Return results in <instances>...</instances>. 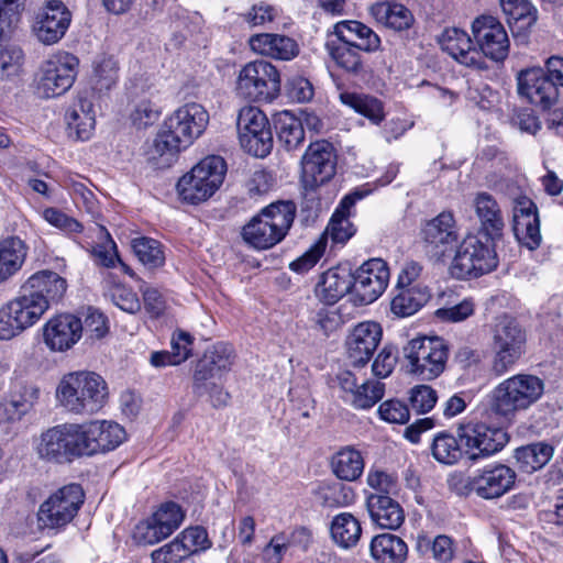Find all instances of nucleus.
<instances>
[{"label":"nucleus","instance_id":"nucleus-1","mask_svg":"<svg viewBox=\"0 0 563 563\" xmlns=\"http://www.w3.org/2000/svg\"><path fill=\"white\" fill-rule=\"evenodd\" d=\"M208 111L199 103L179 107L165 121L148 152V159L158 167L169 166L181 148L188 147L206 130Z\"/></svg>","mask_w":563,"mask_h":563},{"label":"nucleus","instance_id":"nucleus-2","mask_svg":"<svg viewBox=\"0 0 563 563\" xmlns=\"http://www.w3.org/2000/svg\"><path fill=\"white\" fill-rule=\"evenodd\" d=\"M56 398L69 412L93 415L107 404V382L95 372H74L63 376L56 388Z\"/></svg>","mask_w":563,"mask_h":563},{"label":"nucleus","instance_id":"nucleus-3","mask_svg":"<svg viewBox=\"0 0 563 563\" xmlns=\"http://www.w3.org/2000/svg\"><path fill=\"white\" fill-rule=\"evenodd\" d=\"M543 379L531 374H517L497 384L488 395V408L496 417L512 420L528 410L544 394Z\"/></svg>","mask_w":563,"mask_h":563},{"label":"nucleus","instance_id":"nucleus-4","mask_svg":"<svg viewBox=\"0 0 563 563\" xmlns=\"http://www.w3.org/2000/svg\"><path fill=\"white\" fill-rule=\"evenodd\" d=\"M295 213L296 207L291 201L271 203L243 227L242 236L254 249H271L285 238Z\"/></svg>","mask_w":563,"mask_h":563},{"label":"nucleus","instance_id":"nucleus-5","mask_svg":"<svg viewBox=\"0 0 563 563\" xmlns=\"http://www.w3.org/2000/svg\"><path fill=\"white\" fill-rule=\"evenodd\" d=\"M494 240L478 233L466 235L456 247L450 265L451 275L466 279L494 271L498 265Z\"/></svg>","mask_w":563,"mask_h":563},{"label":"nucleus","instance_id":"nucleus-6","mask_svg":"<svg viewBox=\"0 0 563 563\" xmlns=\"http://www.w3.org/2000/svg\"><path fill=\"white\" fill-rule=\"evenodd\" d=\"M225 173L227 164L221 156H207L179 178L176 186L177 192L185 202L191 205L205 202L220 188Z\"/></svg>","mask_w":563,"mask_h":563},{"label":"nucleus","instance_id":"nucleus-7","mask_svg":"<svg viewBox=\"0 0 563 563\" xmlns=\"http://www.w3.org/2000/svg\"><path fill=\"white\" fill-rule=\"evenodd\" d=\"M448 345L439 336H420L410 340L402 349L408 372L422 380L437 378L445 368Z\"/></svg>","mask_w":563,"mask_h":563},{"label":"nucleus","instance_id":"nucleus-8","mask_svg":"<svg viewBox=\"0 0 563 563\" xmlns=\"http://www.w3.org/2000/svg\"><path fill=\"white\" fill-rule=\"evenodd\" d=\"M48 310L46 301L22 288L0 308V340H10L34 325Z\"/></svg>","mask_w":563,"mask_h":563},{"label":"nucleus","instance_id":"nucleus-9","mask_svg":"<svg viewBox=\"0 0 563 563\" xmlns=\"http://www.w3.org/2000/svg\"><path fill=\"white\" fill-rule=\"evenodd\" d=\"M236 92L251 101L274 100L280 92L278 69L264 59L247 63L239 71Z\"/></svg>","mask_w":563,"mask_h":563},{"label":"nucleus","instance_id":"nucleus-10","mask_svg":"<svg viewBox=\"0 0 563 563\" xmlns=\"http://www.w3.org/2000/svg\"><path fill=\"white\" fill-rule=\"evenodd\" d=\"M84 492L77 484L63 486L51 494L38 508L40 528L58 530L73 521L84 503Z\"/></svg>","mask_w":563,"mask_h":563},{"label":"nucleus","instance_id":"nucleus-11","mask_svg":"<svg viewBox=\"0 0 563 563\" xmlns=\"http://www.w3.org/2000/svg\"><path fill=\"white\" fill-rule=\"evenodd\" d=\"M41 460L64 463L82 456L77 423H64L42 432L35 441Z\"/></svg>","mask_w":563,"mask_h":563},{"label":"nucleus","instance_id":"nucleus-12","mask_svg":"<svg viewBox=\"0 0 563 563\" xmlns=\"http://www.w3.org/2000/svg\"><path fill=\"white\" fill-rule=\"evenodd\" d=\"M525 343L526 334L514 319H499L493 334V371L496 375L505 374L520 358Z\"/></svg>","mask_w":563,"mask_h":563},{"label":"nucleus","instance_id":"nucleus-13","mask_svg":"<svg viewBox=\"0 0 563 563\" xmlns=\"http://www.w3.org/2000/svg\"><path fill=\"white\" fill-rule=\"evenodd\" d=\"M338 155L332 143L321 140L311 143L301 157V183L314 190L330 181L336 173Z\"/></svg>","mask_w":563,"mask_h":563},{"label":"nucleus","instance_id":"nucleus-14","mask_svg":"<svg viewBox=\"0 0 563 563\" xmlns=\"http://www.w3.org/2000/svg\"><path fill=\"white\" fill-rule=\"evenodd\" d=\"M239 140L245 152L255 157L267 156L273 148V135L266 115L256 107H244L236 120Z\"/></svg>","mask_w":563,"mask_h":563},{"label":"nucleus","instance_id":"nucleus-15","mask_svg":"<svg viewBox=\"0 0 563 563\" xmlns=\"http://www.w3.org/2000/svg\"><path fill=\"white\" fill-rule=\"evenodd\" d=\"M456 433L465 446V453L473 461L499 452L509 441L505 430L489 428L484 423H460Z\"/></svg>","mask_w":563,"mask_h":563},{"label":"nucleus","instance_id":"nucleus-16","mask_svg":"<svg viewBox=\"0 0 563 563\" xmlns=\"http://www.w3.org/2000/svg\"><path fill=\"white\" fill-rule=\"evenodd\" d=\"M78 65V58L69 53H59L47 59L41 69L38 92L45 98L65 93L75 81Z\"/></svg>","mask_w":563,"mask_h":563},{"label":"nucleus","instance_id":"nucleus-17","mask_svg":"<svg viewBox=\"0 0 563 563\" xmlns=\"http://www.w3.org/2000/svg\"><path fill=\"white\" fill-rule=\"evenodd\" d=\"M517 92L520 98L542 109L550 110L560 99L558 85L541 67L521 69L517 76Z\"/></svg>","mask_w":563,"mask_h":563},{"label":"nucleus","instance_id":"nucleus-18","mask_svg":"<svg viewBox=\"0 0 563 563\" xmlns=\"http://www.w3.org/2000/svg\"><path fill=\"white\" fill-rule=\"evenodd\" d=\"M184 518L185 514L179 505L165 503L150 518L136 525L133 537L139 543L155 544L173 534Z\"/></svg>","mask_w":563,"mask_h":563},{"label":"nucleus","instance_id":"nucleus-19","mask_svg":"<svg viewBox=\"0 0 563 563\" xmlns=\"http://www.w3.org/2000/svg\"><path fill=\"white\" fill-rule=\"evenodd\" d=\"M82 455L114 450L125 439L124 429L113 421L95 420L77 424Z\"/></svg>","mask_w":563,"mask_h":563},{"label":"nucleus","instance_id":"nucleus-20","mask_svg":"<svg viewBox=\"0 0 563 563\" xmlns=\"http://www.w3.org/2000/svg\"><path fill=\"white\" fill-rule=\"evenodd\" d=\"M472 32L483 58L503 62L509 53V38L504 25L492 15H482L472 23Z\"/></svg>","mask_w":563,"mask_h":563},{"label":"nucleus","instance_id":"nucleus-21","mask_svg":"<svg viewBox=\"0 0 563 563\" xmlns=\"http://www.w3.org/2000/svg\"><path fill=\"white\" fill-rule=\"evenodd\" d=\"M84 323L73 313L51 317L42 328L43 342L51 352H66L81 339Z\"/></svg>","mask_w":563,"mask_h":563},{"label":"nucleus","instance_id":"nucleus-22","mask_svg":"<svg viewBox=\"0 0 563 563\" xmlns=\"http://www.w3.org/2000/svg\"><path fill=\"white\" fill-rule=\"evenodd\" d=\"M389 268L382 258H372L353 274V291L361 305L375 301L388 286Z\"/></svg>","mask_w":563,"mask_h":563},{"label":"nucleus","instance_id":"nucleus-23","mask_svg":"<svg viewBox=\"0 0 563 563\" xmlns=\"http://www.w3.org/2000/svg\"><path fill=\"white\" fill-rule=\"evenodd\" d=\"M70 21L71 14L65 4L59 0H49L37 13L33 33L41 43L52 45L63 38Z\"/></svg>","mask_w":563,"mask_h":563},{"label":"nucleus","instance_id":"nucleus-24","mask_svg":"<svg viewBox=\"0 0 563 563\" xmlns=\"http://www.w3.org/2000/svg\"><path fill=\"white\" fill-rule=\"evenodd\" d=\"M338 382L342 391V399L357 410L372 408L385 394V384L378 380L366 379L358 383L351 371H344L338 375Z\"/></svg>","mask_w":563,"mask_h":563},{"label":"nucleus","instance_id":"nucleus-25","mask_svg":"<svg viewBox=\"0 0 563 563\" xmlns=\"http://www.w3.org/2000/svg\"><path fill=\"white\" fill-rule=\"evenodd\" d=\"M512 212V231L517 241L531 251L538 249L542 238L538 210L533 201L527 197L517 198Z\"/></svg>","mask_w":563,"mask_h":563},{"label":"nucleus","instance_id":"nucleus-26","mask_svg":"<svg viewBox=\"0 0 563 563\" xmlns=\"http://www.w3.org/2000/svg\"><path fill=\"white\" fill-rule=\"evenodd\" d=\"M516 483V472L507 465L485 467L473 476L474 493L484 499H495L507 494Z\"/></svg>","mask_w":563,"mask_h":563},{"label":"nucleus","instance_id":"nucleus-27","mask_svg":"<svg viewBox=\"0 0 563 563\" xmlns=\"http://www.w3.org/2000/svg\"><path fill=\"white\" fill-rule=\"evenodd\" d=\"M382 339V328L377 322L358 323L346 340V351L350 363L363 366L371 360Z\"/></svg>","mask_w":563,"mask_h":563},{"label":"nucleus","instance_id":"nucleus-28","mask_svg":"<svg viewBox=\"0 0 563 563\" xmlns=\"http://www.w3.org/2000/svg\"><path fill=\"white\" fill-rule=\"evenodd\" d=\"M440 44L442 49L460 64L478 70L487 68L482 53L473 46L472 40L465 31L456 27L446 29L441 35Z\"/></svg>","mask_w":563,"mask_h":563},{"label":"nucleus","instance_id":"nucleus-29","mask_svg":"<svg viewBox=\"0 0 563 563\" xmlns=\"http://www.w3.org/2000/svg\"><path fill=\"white\" fill-rule=\"evenodd\" d=\"M250 48L262 56L276 60H291L300 53L299 44L290 36L277 33H260L249 38Z\"/></svg>","mask_w":563,"mask_h":563},{"label":"nucleus","instance_id":"nucleus-30","mask_svg":"<svg viewBox=\"0 0 563 563\" xmlns=\"http://www.w3.org/2000/svg\"><path fill=\"white\" fill-rule=\"evenodd\" d=\"M233 364V350L227 344H216L205 354L196 367L194 374V385L200 388L205 382L220 378L224 373L231 369Z\"/></svg>","mask_w":563,"mask_h":563},{"label":"nucleus","instance_id":"nucleus-31","mask_svg":"<svg viewBox=\"0 0 563 563\" xmlns=\"http://www.w3.org/2000/svg\"><path fill=\"white\" fill-rule=\"evenodd\" d=\"M423 240L435 255H444L448 246L457 241L459 233L451 212H441L422 229Z\"/></svg>","mask_w":563,"mask_h":563},{"label":"nucleus","instance_id":"nucleus-32","mask_svg":"<svg viewBox=\"0 0 563 563\" xmlns=\"http://www.w3.org/2000/svg\"><path fill=\"white\" fill-rule=\"evenodd\" d=\"M475 214L479 222V233L490 239H498L503 234L505 220L501 208L495 197L488 192L476 194L473 200Z\"/></svg>","mask_w":563,"mask_h":563},{"label":"nucleus","instance_id":"nucleus-33","mask_svg":"<svg viewBox=\"0 0 563 563\" xmlns=\"http://www.w3.org/2000/svg\"><path fill=\"white\" fill-rule=\"evenodd\" d=\"M366 507L372 521L383 529L396 530L405 521V512L401 506L388 495H368Z\"/></svg>","mask_w":563,"mask_h":563},{"label":"nucleus","instance_id":"nucleus-34","mask_svg":"<svg viewBox=\"0 0 563 563\" xmlns=\"http://www.w3.org/2000/svg\"><path fill=\"white\" fill-rule=\"evenodd\" d=\"M351 290H353V274L344 267L328 269L316 285L317 297L327 305H334Z\"/></svg>","mask_w":563,"mask_h":563},{"label":"nucleus","instance_id":"nucleus-35","mask_svg":"<svg viewBox=\"0 0 563 563\" xmlns=\"http://www.w3.org/2000/svg\"><path fill=\"white\" fill-rule=\"evenodd\" d=\"M22 287L32 296L44 299L49 307L52 302H57L64 297L67 283L55 272L40 271L30 276Z\"/></svg>","mask_w":563,"mask_h":563},{"label":"nucleus","instance_id":"nucleus-36","mask_svg":"<svg viewBox=\"0 0 563 563\" xmlns=\"http://www.w3.org/2000/svg\"><path fill=\"white\" fill-rule=\"evenodd\" d=\"M338 41H344L360 51L374 53L380 48V37L367 25L355 20L340 21L334 25Z\"/></svg>","mask_w":563,"mask_h":563},{"label":"nucleus","instance_id":"nucleus-37","mask_svg":"<svg viewBox=\"0 0 563 563\" xmlns=\"http://www.w3.org/2000/svg\"><path fill=\"white\" fill-rule=\"evenodd\" d=\"M369 14L378 24L398 32L410 29L415 22L413 14L407 7L393 1L372 4Z\"/></svg>","mask_w":563,"mask_h":563},{"label":"nucleus","instance_id":"nucleus-38","mask_svg":"<svg viewBox=\"0 0 563 563\" xmlns=\"http://www.w3.org/2000/svg\"><path fill=\"white\" fill-rule=\"evenodd\" d=\"M65 119L70 133L74 132L78 140H88L96 124L92 101L79 95L66 111Z\"/></svg>","mask_w":563,"mask_h":563},{"label":"nucleus","instance_id":"nucleus-39","mask_svg":"<svg viewBox=\"0 0 563 563\" xmlns=\"http://www.w3.org/2000/svg\"><path fill=\"white\" fill-rule=\"evenodd\" d=\"M500 5L516 36L526 34L537 22L538 11L527 0H500Z\"/></svg>","mask_w":563,"mask_h":563},{"label":"nucleus","instance_id":"nucleus-40","mask_svg":"<svg viewBox=\"0 0 563 563\" xmlns=\"http://www.w3.org/2000/svg\"><path fill=\"white\" fill-rule=\"evenodd\" d=\"M27 245L18 236L0 240V284L19 272L26 258Z\"/></svg>","mask_w":563,"mask_h":563},{"label":"nucleus","instance_id":"nucleus-41","mask_svg":"<svg viewBox=\"0 0 563 563\" xmlns=\"http://www.w3.org/2000/svg\"><path fill=\"white\" fill-rule=\"evenodd\" d=\"M369 551L377 563H404L408 548L398 536L382 533L372 539Z\"/></svg>","mask_w":563,"mask_h":563},{"label":"nucleus","instance_id":"nucleus-42","mask_svg":"<svg viewBox=\"0 0 563 563\" xmlns=\"http://www.w3.org/2000/svg\"><path fill=\"white\" fill-rule=\"evenodd\" d=\"M333 542L341 549L356 547L362 536L361 521L351 512H341L333 517L330 525Z\"/></svg>","mask_w":563,"mask_h":563},{"label":"nucleus","instance_id":"nucleus-43","mask_svg":"<svg viewBox=\"0 0 563 563\" xmlns=\"http://www.w3.org/2000/svg\"><path fill=\"white\" fill-rule=\"evenodd\" d=\"M331 467L338 478L352 482L362 475L364 461L358 451L347 446L332 456Z\"/></svg>","mask_w":563,"mask_h":563},{"label":"nucleus","instance_id":"nucleus-44","mask_svg":"<svg viewBox=\"0 0 563 563\" xmlns=\"http://www.w3.org/2000/svg\"><path fill=\"white\" fill-rule=\"evenodd\" d=\"M398 294L391 300L390 308L399 317L413 314L429 299V292L423 287H398Z\"/></svg>","mask_w":563,"mask_h":563},{"label":"nucleus","instance_id":"nucleus-45","mask_svg":"<svg viewBox=\"0 0 563 563\" xmlns=\"http://www.w3.org/2000/svg\"><path fill=\"white\" fill-rule=\"evenodd\" d=\"M552 455V446L542 442L521 446L515 452L517 464L525 473H532L542 468Z\"/></svg>","mask_w":563,"mask_h":563},{"label":"nucleus","instance_id":"nucleus-46","mask_svg":"<svg viewBox=\"0 0 563 563\" xmlns=\"http://www.w3.org/2000/svg\"><path fill=\"white\" fill-rule=\"evenodd\" d=\"M275 128L277 136L286 151L298 148L305 140L303 123L285 111L276 120Z\"/></svg>","mask_w":563,"mask_h":563},{"label":"nucleus","instance_id":"nucleus-47","mask_svg":"<svg viewBox=\"0 0 563 563\" xmlns=\"http://www.w3.org/2000/svg\"><path fill=\"white\" fill-rule=\"evenodd\" d=\"M327 49L334 63L342 69L357 74L361 71L363 63L358 48L344 41L327 43Z\"/></svg>","mask_w":563,"mask_h":563},{"label":"nucleus","instance_id":"nucleus-48","mask_svg":"<svg viewBox=\"0 0 563 563\" xmlns=\"http://www.w3.org/2000/svg\"><path fill=\"white\" fill-rule=\"evenodd\" d=\"M317 495L320 504L327 508L347 507L355 500L353 488L341 482L320 485Z\"/></svg>","mask_w":563,"mask_h":563},{"label":"nucleus","instance_id":"nucleus-49","mask_svg":"<svg viewBox=\"0 0 563 563\" xmlns=\"http://www.w3.org/2000/svg\"><path fill=\"white\" fill-rule=\"evenodd\" d=\"M340 100L343 104L366 117L374 124H378L384 119L383 106L374 97L345 91L340 93Z\"/></svg>","mask_w":563,"mask_h":563},{"label":"nucleus","instance_id":"nucleus-50","mask_svg":"<svg viewBox=\"0 0 563 563\" xmlns=\"http://www.w3.org/2000/svg\"><path fill=\"white\" fill-rule=\"evenodd\" d=\"M460 439L446 432H440L432 441V456L442 464H455L462 457Z\"/></svg>","mask_w":563,"mask_h":563},{"label":"nucleus","instance_id":"nucleus-51","mask_svg":"<svg viewBox=\"0 0 563 563\" xmlns=\"http://www.w3.org/2000/svg\"><path fill=\"white\" fill-rule=\"evenodd\" d=\"M119 65L111 56H101L93 63L91 87L98 92L110 90L118 80Z\"/></svg>","mask_w":563,"mask_h":563},{"label":"nucleus","instance_id":"nucleus-52","mask_svg":"<svg viewBox=\"0 0 563 563\" xmlns=\"http://www.w3.org/2000/svg\"><path fill=\"white\" fill-rule=\"evenodd\" d=\"M131 246L139 261L148 268L159 267L165 262L162 245L154 239L136 238L132 240Z\"/></svg>","mask_w":563,"mask_h":563},{"label":"nucleus","instance_id":"nucleus-53","mask_svg":"<svg viewBox=\"0 0 563 563\" xmlns=\"http://www.w3.org/2000/svg\"><path fill=\"white\" fill-rule=\"evenodd\" d=\"M279 14L280 12L275 5L260 1L242 13V19L251 27H267L279 18Z\"/></svg>","mask_w":563,"mask_h":563},{"label":"nucleus","instance_id":"nucleus-54","mask_svg":"<svg viewBox=\"0 0 563 563\" xmlns=\"http://www.w3.org/2000/svg\"><path fill=\"white\" fill-rule=\"evenodd\" d=\"M40 387L34 383L16 382L10 393V399L15 402L18 410L26 415L40 398Z\"/></svg>","mask_w":563,"mask_h":563},{"label":"nucleus","instance_id":"nucleus-55","mask_svg":"<svg viewBox=\"0 0 563 563\" xmlns=\"http://www.w3.org/2000/svg\"><path fill=\"white\" fill-rule=\"evenodd\" d=\"M23 63V51L16 45L0 48V81L19 76Z\"/></svg>","mask_w":563,"mask_h":563},{"label":"nucleus","instance_id":"nucleus-56","mask_svg":"<svg viewBox=\"0 0 563 563\" xmlns=\"http://www.w3.org/2000/svg\"><path fill=\"white\" fill-rule=\"evenodd\" d=\"M42 214L46 222L69 236L79 234L84 230V225L79 221L56 208H46Z\"/></svg>","mask_w":563,"mask_h":563},{"label":"nucleus","instance_id":"nucleus-57","mask_svg":"<svg viewBox=\"0 0 563 563\" xmlns=\"http://www.w3.org/2000/svg\"><path fill=\"white\" fill-rule=\"evenodd\" d=\"M176 538L186 545L189 556L200 551L208 550L212 544L207 530L199 526L185 529Z\"/></svg>","mask_w":563,"mask_h":563},{"label":"nucleus","instance_id":"nucleus-58","mask_svg":"<svg viewBox=\"0 0 563 563\" xmlns=\"http://www.w3.org/2000/svg\"><path fill=\"white\" fill-rule=\"evenodd\" d=\"M153 563H183L189 558L186 545L175 538L169 543L161 547L151 554Z\"/></svg>","mask_w":563,"mask_h":563},{"label":"nucleus","instance_id":"nucleus-59","mask_svg":"<svg viewBox=\"0 0 563 563\" xmlns=\"http://www.w3.org/2000/svg\"><path fill=\"white\" fill-rule=\"evenodd\" d=\"M437 399L435 390L427 385L416 386L410 393V405L417 413L430 411L434 407Z\"/></svg>","mask_w":563,"mask_h":563},{"label":"nucleus","instance_id":"nucleus-60","mask_svg":"<svg viewBox=\"0 0 563 563\" xmlns=\"http://www.w3.org/2000/svg\"><path fill=\"white\" fill-rule=\"evenodd\" d=\"M474 310V301L472 299H464L452 307L438 309L435 317L441 321L461 322L471 317Z\"/></svg>","mask_w":563,"mask_h":563},{"label":"nucleus","instance_id":"nucleus-61","mask_svg":"<svg viewBox=\"0 0 563 563\" xmlns=\"http://www.w3.org/2000/svg\"><path fill=\"white\" fill-rule=\"evenodd\" d=\"M379 417L389 423L404 424L409 420L408 407L399 400H386L378 407Z\"/></svg>","mask_w":563,"mask_h":563},{"label":"nucleus","instance_id":"nucleus-62","mask_svg":"<svg viewBox=\"0 0 563 563\" xmlns=\"http://www.w3.org/2000/svg\"><path fill=\"white\" fill-rule=\"evenodd\" d=\"M355 233L354 225L350 222L349 218L333 213L328 227L327 234L336 243L346 242Z\"/></svg>","mask_w":563,"mask_h":563},{"label":"nucleus","instance_id":"nucleus-63","mask_svg":"<svg viewBox=\"0 0 563 563\" xmlns=\"http://www.w3.org/2000/svg\"><path fill=\"white\" fill-rule=\"evenodd\" d=\"M324 252L322 242H317L309 247L301 256L289 264V268L296 273L303 274L311 269L321 258Z\"/></svg>","mask_w":563,"mask_h":563},{"label":"nucleus","instance_id":"nucleus-64","mask_svg":"<svg viewBox=\"0 0 563 563\" xmlns=\"http://www.w3.org/2000/svg\"><path fill=\"white\" fill-rule=\"evenodd\" d=\"M159 117V109L150 100H141L131 113V119L139 128L153 124Z\"/></svg>","mask_w":563,"mask_h":563}]
</instances>
